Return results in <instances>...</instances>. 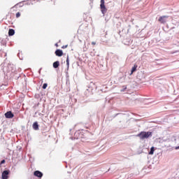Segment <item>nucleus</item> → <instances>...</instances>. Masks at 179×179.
Instances as JSON below:
<instances>
[{"label":"nucleus","instance_id":"f257e3e1","mask_svg":"<svg viewBox=\"0 0 179 179\" xmlns=\"http://www.w3.org/2000/svg\"><path fill=\"white\" fill-rule=\"evenodd\" d=\"M17 73V71H16V66L13 64H8L7 66V73L6 76L10 79L14 78L15 75Z\"/></svg>","mask_w":179,"mask_h":179},{"label":"nucleus","instance_id":"f03ea898","mask_svg":"<svg viewBox=\"0 0 179 179\" xmlns=\"http://www.w3.org/2000/svg\"><path fill=\"white\" fill-rule=\"evenodd\" d=\"M152 131H141L137 135L142 141H143V139H148V138H152Z\"/></svg>","mask_w":179,"mask_h":179},{"label":"nucleus","instance_id":"7ed1b4c3","mask_svg":"<svg viewBox=\"0 0 179 179\" xmlns=\"http://www.w3.org/2000/svg\"><path fill=\"white\" fill-rule=\"evenodd\" d=\"M66 62V66H67V71H65L66 83V85H68V83H69V73H68V70L69 69V55H67Z\"/></svg>","mask_w":179,"mask_h":179},{"label":"nucleus","instance_id":"20e7f679","mask_svg":"<svg viewBox=\"0 0 179 179\" xmlns=\"http://www.w3.org/2000/svg\"><path fill=\"white\" fill-rule=\"evenodd\" d=\"M100 9L102 15H105L107 13V8L106 7L104 0H101Z\"/></svg>","mask_w":179,"mask_h":179},{"label":"nucleus","instance_id":"39448f33","mask_svg":"<svg viewBox=\"0 0 179 179\" xmlns=\"http://www.w3.org/2000/svg\"><path fill=\"white\" fill-rule=\"evenodd\" d=\"M9 173H10V171L9 170H5L1 173V178L2 179H8L9 178Z\"/></svg>","mask_w":179,"mask_h":179},{"label":"nucleus","instance_id":"423d86ee","mask_svg":"<svg viewBox=\"0 0 179 179\" xmlns=\"http://www.w3.org/2000/svg\"><path fill=\"white\" fill-rule=\"evenodd\" d=\"M6 118H13L15 117V115L13 114V113H12V111H8L4 114Z\"/></svg>","mask_w":179,"mask_h":179},{"label":"nucleus","instance_id":"0eeeda50","mask_svg":"<svg viewBox=\"0 0 179 179\" xmlns=\"http://www.w3.org/2000/svg\"><path fill=\"white\" fill-rule=\"evenodd\" d=\"M55 54L56 57H62L64 55V51L61 49H57L55 50Z\"/></svg>","mask_w":179,"mask_h":179},{"label":"nucleus","instance_id":"6e6552de","mask_svg":"<svg viewBox=\"0 0 179 179\" xmlns=\"http://www.w3.org/2000/svg\"><path fill=\"white\" fill-rule=\"evenodd\" d=\"M34 176L35 177H38V178H41L43 177V173L41 171H35L34 172Z\"/></svg>","mask_w":179,"mask_h":179},{"label":"nucleus","instance_id":"1a4fd4ad","mask_svg":"<svg viewBox=\"0 0 179 179\" xmlns=\"http://www.w3.org/2000/svg\"><path fill=\"white\" fill-rule=\"evenodd\" d=\"M39 127L38 122H34L32 124V128L34 131H38L40 129Z\"/></svg>","mask_w":179,"mask_h":179},{"label":"nucleus","instance_id":"9d476101","mask_svg":"<svg viewBox=\"0 0 179 179\" xmlns=\"http://www.w3.org/2000/svg\"><path fill=\"white\" fill-rule=\"evenodd\" d=\"M80 132V130L76 131L74 133V136L73 137H71V139H72L73 141V139H79Z\"/></svg>","mask_w":179,"mask_h":179},{"label":"nucleus","instance_id":"9b49d317","mask_svg":"<svg viewBox=\"0 0 179 179\" xmlns=\"http://www.w3.org/2000/svg\"><path fill=\"white\" fill-rule=\"evenodd\" d=\"M167 16H162L159 18V22H160V23H162L163 24H164V23H166V22H167Z\"/></svg>","mask_w":179,"mask_h":179},{"label":"nucleus","instance_id":"f8f14e48","mask_svg":"<svg viewBox=\"0 0 179 179\" xmlns=\"http://www.w3.org/2000/svg\"><path fill=\"white\" fill-rule=\"evenodd\" d=\"M86 138V134H85V130H80L79 139H84Z\"/></svg>","mask_w":179,"mask_h":179},{"label":"nucleus","instance_id":"ddd939ff","mask_svg":"<svg viewBox=\"0 0 179 179\" xmlns=\"http://www.w3.org/2000/svg\"><path fill=\"white\" fill-rule=\"evenodd\" d=\"M137 69H138V65L134 64V66L131 68L130 75H132L134 72H136Z\"/></svg>","mask_w":179,"mask_h":179},{"label":"nucleus","instance_id":"4468645a","mask_svg":"<svg viewBox=\"0 0 179 179\" xmlns=\"http://www.w3.org/2000/svg\"><path fill=\"white\" fill-rule=\"evenodd\" d=\"M8 36H9V37H12V36H15V29H10L8 30Z\"/></svg>","mask_w":179,"mask_h":179},{"label":"nucleus","instance_id":"2eb2a0df","mask_svg":"<svg viewBox=\"0 0 179 179\" xmlns=\"http://www.w3.org/2000/svg\"><path fill=\"white\" fill-rule=\"evenodd\" d=\"M52 66L55 69H57V68H59V61H56L53 62Z\"/></svg>","mask_w":179,"mask_h":179},{"label":"nucleus","instance_id":"dca6fc26","mask_svg":"<svg viewBox=\"0 0 179 179\" xmlns=\"http://www.w3.org/2000/svg\"><path fill=\"white\" fill-rule=\"evenodd\" d=\"M96 87H96V84H94V83H93V82H91L90 83V92H92V90H93Z\"/></svg>","mask_w":179,"mask_h":179},{"label":"nucleus","instance_id":"f3484780","mask_svg":"<svg viewBox=\"0 0 179 179\" xmlns=\"http://www.w3.org/2000/svg\"><path fill=\"white\" fill-rule=\"evenodd\" d=\"M36 2H38V0H30L27 3V5H34Z\"/></svg>","mask_w":179,"mask_h":179},{"label":"nucleus","instance_id":"a211bd4d","mask_svg":"<svg viewBox=\"0 0 179 179\" xmlns=\"http://www.w3.org/2000/svg\"><path fill=\"white\" fill-rule=\"evenodd\" d=\"M155 153V147H151L148 154L149 155H153Z\"/></svg>","mask_w":179,"mask_h":179},{"label":"nucleus","instance_id":"6ab92c4d","mask_svg":"<svg viewBox=\"0 0 179 179\" xmlns=\"http://www.w3.org/2000/svg\"><path fill=\"white\" fill-rule=\"evenodd\" d=\"M127 90V85L122 86V88L120 90V92H125Z\"/></svg>","mask_w":179,"mask_h":179},{"label":"nucleus","instance_id":"aec40b11","mask_svg":"<svg viewBox=\"0 0 179 179\" xmlns=\"http://www.w3.org/2000/svg\"><path fill=\"white\" fill-rule=\"evenodd\" d=\"M48 86V84L44 83V84L43 85V86H42V89H43V90L47 89Z\"/></svg>","mask_w":179,"mask_h":179},{"label":"nucleus","instance_id":"412c9836","mask_svg":"<svg viewBox=\"0 0 179 179\" xmlns=\"http://www.w3.org/2000/svg\"><path fill=\"white\" fill-rule=\"evenodd\" d=\"M6 162V161L5 159L1 160V161L0 162V166H2V164H5Z\"/></svg>","mask_w":179,"mask_h":179},{"label":"nucleus","instance_id":"4be33fe9","mask_svg":"<svg viewBox=\"0 0 179 179\" xmlns=\"http://www.w3.org/2000/svg\"><path fill=\"white\" fill-rule=\"evenodd\" d=\"M15 17H20V12H18L15 14Z\"/></svg>","mask_w":179,"mask_h":179},{"label":"nucleus","instance_id":"5701e85b","mask_svg":"<svg viewBox=\"0 0 179 179\" xmlns=\"http://www.w3.org/2000/svg\"><path fill=\"white\" fill-rule=\"evenodd\" d=\"M17 57L20 58V59H23V57H20V52H19L18 54H17Z\"/></svg>","mask_w":179,"mask_h":179},{"label":"nucleus","instance_id":"b1692460","mask_svg":"<svg viewBox=\"0 0 179 179\" xmlns=\"http://www.w3.org/2000/svg\"><path fill=\"white\" fill-rule=\"evenodd\" d=\"M68 48V45H63V46L62 47V48H63V49H65V48Z\"/></svg>","mask_w":179,"mask_h":179},{"label":"nucleus","instance_id":"393cba45","mask_svg":"<svg viewBox=\"0 0 179 179\" xmlns=\"http://www.w3.org/2000/svg\"><path fill=\"white\" fill-rule=\"evenodd\" d=\"M176 52H179V50H176L175 52H172L171 54H176Z\"/></svg>","mask_w":179,"mask_h":179},{"label":"nucleus","instance_id":"a878e982","mask_svg":"<svg viewBox=\"0 0 179 179\" xmlns=\"http://www.w3.org/2000/svg\"><path fill=\"white\" fill-rule=\"evenodd\" d=\"M175 149H176V150H179V145H178V146L175 147Z\"/></svg>","mask_w":179,"mask_h":179},{"label":"nucleus","instance_id":"bb28decb","mask_svg":"<svg viewBox=\"0 0 179 179\" xmlns=\"http://www.w3.org/2000/svg\"><path fill=\"white\" fill-rule=\"evenodd\" d=\"M92 45H96L95 42H92Z\"/></svg>","mask_w":179,"mask_h":179},{"label":"nucleus","instance_id":"cd10ccee","mask_svg":"<svg viewBox=\"0 0 179 179\" xmlns=\"http://www.w3.org/2000/svg\"><path fill=\"white\" fill-rule=\"evenodd\" d=\"M3 45H6V43L4 42V43H3Z\"/></svg>","mask_w":179,"mask_h":179},{"label":"nucleus","instance_id":"c85d7f7f","mask_svg":"<svg viewBox=\"0 0 179 179\" xmlns=\"http://www.w3.org/2000/svg\"><path fill=\"white\" fill-rule=\"evenodd\" d=\"M22 71V69H18V71L20 72Z\"/></svg>","mask_w":179,"mask_h":179},{"label":"nucleus","instance_id":"c756f323","mask_svg":"<svg viewBox=\"0 0 179 179\" xmlns=\"http://www.w3.org/2000/svg\"><path fill=\"white\" fill-rule=\"evenodd\" d=\"M55 46H56V47H58V43H55Z\"/></svg>","mask_w":179,"mask_h":179},{"label":"nucleus","instance_id":"7c9ffc66","mask_svg":"<svg viewBox=\"0 0 179 179\" xmlns=\"http://www.w3.org/2000/svg\"><path fill=\"white\" fill-rule=\"evenodd\" d=\"M39 73L41 72V69L38 71Z\"/></svg>","mask_w":179,"mask_h":179},{"label":"nucleus","instance_id":"2f4dec72","mask_svg":"<svg viewBox=\"0 0 179 179\" xmlns=\"http://www.w3.org/2000/svg\"><path fill=\"white\" fill-rule=\"evenodd\" d=\"M103 43H107V41H103Z\"/></svg>","mask_w":179,"mask_h":179},{"label":"nucleus","instance_id":"473e14b6","mask_svg":"<svg viewBox=\"0 0 179 179\" xmlns=\"http://www.w3.org/2000/svg\"><path fill=\"white\" fill-rule=\"evenodd\" d=\"M20 78V76L17 77V79H18Z\"/></svg>","mask_w":179,"mask_h":179},{"label":"nucleus","instance_id":"72a5a7b5","mask_svg":"<svg viewBox=\"0 0 179 179\" xmlns=\"http://www.w3.org/2000/svg\"><path fill=\"white\" fill-rule=\"evenodd\" d=\"M68 167V165H66V168H67Z\"/></svg>","mask_w":179,"mask_h":179},{"label":"nucleus","instance_id":"f704fd0d","mask_svg":"<svg viewBox=\"0 0 179 179\" xmlns=\"http://www.w3.org/2000/svg\"><path fill=\"white\" fill-rule=\"evenodd\" d=\"M87 92H89V89H87Z\"/></svg>","mask_w":179,"mask_h":179}]
</instances>
